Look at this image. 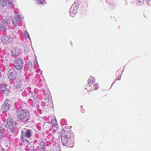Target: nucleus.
Wrapping results in <instances>:
<instances>
[{
    "label": "nucleus",
    "mask_w": 151,
    "mask_h": 151,
    "mask_svg": "<svg viewBox=\"0 0 151 151\" xmlns=\"http://www.w3.org/2000/svg\"><path fill=\"white\" fill-rule=\"evenodd\" d=\"M51 123L52 125V127H56L57 126V121L55 118H54V119H52Z\"/></svg>",
    "instance_id": "4be33fe9"
},
{
    "label": "nucleus",
    "mask_w": 151,
    "mask_h": 151,
    "mask_svg": "<svg viewBox=\"0 0 151 151\" xmlns=\"http://www.w3.org/2000/svg\"><path fill=\"white\" fill-rule=\"evenodd\" d=\"M45 102H44V104H52V100L50 99H47V100H46Z\"/></svg>",
    "instance_id": "bb28decb"
},
{
    "label": "nucleus",
    "mask_w": 151,
    "mask_h": 151,
    "mask_svg": "<svg viewBox=\"0 0 151 151\" xmlns=\"http://www.w3.org/2000/svg\"><path fill=\"white\" fill-rule=\"evenodd\" d=\"M32 99H29V101L30 102H32V104H36L37 102V101L38 100V99L37 98H35V97L34 96H32Z\"/></svg>",
    "instance_id": "aec40b11"
},
{
    "label": "nucleus",
    "mask_w": 151,
    "mask_h": 151,
    "mask_svg": "<svg viewBox=\"0 0 151 151\" xmlns=\"http://www.w3.org/2000/svg\"><path fill=\"white\" fill-rule=\"evenodd\" d=\"M15 68L17 70L22 71L24 68L23 59L21 58H16L13 62Z\"/></svg>",
    "instance_id": "f03ea898"
},
{
    "label": "nucleus",
    "mask_w": 151,
    "mask_h": 151,
    "mask_svg": "<svg viewBox=\"0 0 151 151\" xmlns=\"http://www.w3.org/2000/svg\"><path fill=\"white\" fill-rule=\"evenodd\" d=\"M5 2L6 3V6L8 4L9 5V6H12V0H6V1H5Z\"/></svg>",
    "instance_id": "b1692460"
},
{
    "label": "nucleus",
    "mask_w": 151,
    "mask_h": 151,
    "mask_svg": "<svg viewBox=\"0 0 151 151\" xmlns=\"http://www.w3.org/2000/svg\"><path fill=\"white\" fill-rule=\"evenodd\" d=\"M73 139H70L68 141L66 144H65L64 145L67 146L69 147L72 148L73 147Z\"/></svg>",
    "instance_id": "ddd939ff"
},
{
    "label": "nucleus",
    "mask_w": 151,
    "mask_h": 151,
    "mask_svg": "<svg viewBox=\"0 0 151 151\" xmlns=\"http://www.w3.org/2000/svg\"><path fill=\"white\" fill-rule=\"evenodd\" d=\"M10 103V100H6L4 103V104H8L9 103Z\"/></svg>",
    "instance_id": "7c9ffc66"
},
{
    "label": "nucleus",
    "mask_w": 151,
    "mask_h": 151,
    "mask_svg": "<svg viewBox=\"0 0 151 151\" xmlns=\"http://www.w3.org/2000/svg\"><path fill=\"white\" fill-rule=\"evenodd\" d=\"M61 137H63L67 138H71V135L69 131L61 129L60 132Z\"/></svg>",
    "instance_id": "0eeeda50"
},
{
    "label": "nucleus",
    "mask_w": 151,
    "mask_h": 151,
    "mask_svg": "<svg viewBox=\"0 0 151 151\" xmlns=\"http://www.w3.org/2000/svg\"><path fill=\"white\" fill-rule=\"evenodd\" d=\"M12 55L14 57H17L20 54V50L19 49H16L12 52Z\"/></svg>",
    "instance_id": "9b49d317"
},
{
    "label": "nucleus",
    "mask_w": 151,
    "mask_h": 151,
    "mask_svg": "<svg viewBox=\"0 0 151 151\" xmlns=\"http://www.w3.org/2000/svg\"><path fill=\"white\" fill-rule=\"evenodd\" d=\"M24 142L25 143V144H24V145H27L28 143V141L27 140H25L24 141Z\"/></svg>",
    "instance_id": "c756f323"
},
{
    "label": "nucleus",
    "mask_w": 151,
    "mask_h": 151,
    "mask_svg": "<svg viewBox=\"0 0 151 151\" xmlns=\"http://www.w3.org/2000/svg\"><path fill=\"white\" fill-rule=\"evenodd\" d=\"M136 3L138 5H142L143 3V0H136Z\"/></svg>",
    "instance_id": "cd10ccee"
},
{
    "label": "nucleus",
    "mask_w": 151,
    "mask_h": 151,
    "mask_svg": "<svg viewBox=\"0 0 151 151\" xmlns=\"http://www.w3.org/2000/svg\"><path fill=\"white\" fill-rule=\"evenodd\" d=\"M5 129L2 127L0 126V138L3 139L5 136Z\"/></svg>",
    "instance_id": "f8f14e48"
},
{
    "label": "nucleus",
    "mask_w": 151,
    "mask_h": 151,
    "mask_svg": "<svg viewBox=\"0 0 151 151\" xmlns=\"http://www.w3.org/2000/svg\"><path fill=\"white\" fill-rule=\"evenodd\" d=\"M120 76L118 77V78H117V80H120Z\"/></svg>",
    "instance_id": "f704fd0d"
},
{
    "label": "nucleus",
    "mask_w": 151,
    "mask_h": 151,
    "mask_svg": "<svg viewBox=\"0 0 151 151\" xmlns=\"http://www.w3.org/2000/svg\"><path fill=\"white\" fill-rule=\"evenodd\" d=\"M6 127L7 131L9 133H13L14 132V124H6Z\"/></svg>",
    "instance_id": "1a4fd4ad"
},
{
    "label": "nucleus",
    "mask_w": 151,
    "mask_h": 151,
    "mask_svg": "<svg viewBox=\"0 0 151 151\" xmlns=\"http://www.w3.org/2000/svg\"><path fill=\"white\" fill-rule=\"evenodd\" d=\"M0 93L5 94L6 96H8L9 91L6 84L4 83L0 84Z\"/></svg>",
    "instance_id": "39448f33"
},
{
    "label": "nucleus",
    "mask_w": 151,
    "mask_h": 151,
    "mask_svg": "<svg viewBox=\"0 0 151 151\" xmlns=\"http://www.w3.org/2000/svg\"><path fill=\"white\" fill-rule=\"evenodd\" d=\"M25 135L26 137L30 138L31 137V134L30 130L26 129L25 132Z\"/></svg>",
    "instance_id": "f3484780"
},
{
    "label": "nucleus",
    "mask_w": 151,
    "mask_h": 151,
    "mask_svg": "<svg viewBox=\"0 0 151 151\" xmlns=\"http://www.w3.org/2000/svg\"><path fill=\"white\" fill-rule=\"evenodd\" d=\"M1 145L3 147L6 148L10 145L9 142L6 140H3L1 141Z\"/></svg>",
    "instance_id": "9d476101"
},
{
    "label": "nucleus",
    "mask_w": 151,
    "mask_h": 151,
    "mask_svg": "<svg viewBox=\"0 0 151 151\" xmlns=\"http://www.w3.org/2000/svg\"><path fill=\"white\" fill-rule=\"evenodd\" d=\"M29 113L28 110L22 109L19 111L17 112V118L22 121L25 119L29 116Z\"/></svg>",
    "instance_id": "f257e3e1"
},
{
    "label": "nucleus",
    "mask_w": 151,
    "mask_h": 151,
    "mask_svg": "<svg viewBox=\"0 0 151 151\" xmlns=\"http://www.w3.org/2000/svg\"><path fill=\"white\" fill-rule=\"evenodd\" d=\"M17 72L15 69H12L9 70L8 73V77L11 80L14 81L17 78Z\"/></svg>",
    "instance_id": "20e7f679"
},
{
    "label": "nucleus",
    "mask_w": 151,
    "mask_h": 151,
    "mask_svg": "<svg viewBox=\"0 0 151 151\" xmlns=\"http://www.w3.org/2000/svg\"><path fill=\"white\" fill-rule=\"evenodd\" d=\"M10 104H3L2 107V110L3 112L8 111L9 109Z\"/></svg>",
    "instance_id": "4468645a"
},
{
    "label": "nucleus",
    "mask_w": 151,
    "mask_h": 151,
    "mask_svg": "<svg viewBox=\"0 0 151 151\" xmlns=\"http://www.w3.org/2000/svg\"><path fill=\"white\" fill-rule=\"evenodd\" d=\"M40 148L42 149V150H40L39 151H43V149L45 148V144L44 142L43 141L40 142L38 143Z\"/></svg>",
    "instance_id": "dca6fc26"
},
{
    "label": "nucleus",
    "mask_w": 151,
    "mask_h": 151,
    "mask_svg": "<svg viewBox=\"0 0 151 151\" xmlns=\"http://www.w3.org/2000/svg\"><path fill=\"white\" fill-rule=\"evenodd\" d=\"M16 15H15V18L17 21L19 22V21H21L22 19V17H20V15L17 14V13H16Z\"/></svg>",
    "instance_id": "6ab92c4d"
},
{
    "label": "nucleus",
    "mask_w": 151,
    "mask_h": 151,
    "mask_svg": "<svg viewBox=\"0 0 151 151\" xmlns=\"http://www.w3.org/2000/svg\"><path fill=\"white\" fill-rule=\"evenodd\" d=\"M88 82V84L89 85V86H90V85L95 82V79L92 77L91 78L90 77L89 78Z\"/></svg>",
    "instance_id": "412c9836"
},
{
    "label": "nucleus",
    "mask_w": 151,
    "mask_h": 151,
    "mask_svg": "<svg viewBox=\"0 0 151 151\" xmlns=\"http://www.w3.org/2000/svg\"><path fill=\"white\" fill-rule=\"evenodd\" d=\"M78 5H75V4H73L71 6L70 10V15L72 17H74L77 13V10L78 9Z\"/></svg>",
    "instance_id": "423d86ee"
},
{
    "label": "nucleus",
    "mask_w": 151,
    "mask_h": 151,
    "mask_svg": "<svg viewBox=\"0 0 151 151\" xmlns=\"http://www.w3.org/2000/svg\"><path fill=\"white\" fill-rule=\"evenodd\" d=\"M6 3L4 0H0V6L3 7L6 6Z\"/></svg>",
    "instance_id": "393cba45"
},
{
    "label": "nucleus",
    "mask_w": 151,
    "mask_h": 151,
    "mask_svg": "<svg viewBox=\"0 0 151 151\" xmlns=\"http://www.w3.org/2000/svg\"><path fill=\"white\" fill-rule=\"evenodd\" d=\"M27 65L29 68L28 70H31L32 69L33 66L32 62L29 61Z\"/></svg>",
    "instance_id": "5701e85b"
},
{
    "label": "nucleus",
    "mask_w": 151,
    "mask_h": 151,
    "mask_svg": "<svg viewBox=\"0 0 151 151\" xmlns=\"http://www.w3.org/2000/svg\"><path fill=\"white\" fill-rule=\"evenodd\" d=\"M116 80H115V81H114V82H113V84H113L114 83L116 82Z\"/></svg>",
    "instance_id": "c9c22d12"
},
{
    "label": "nucleus",
    "mask_w": 151,
    "mask_h": 151,
    "mask_svg": "<svg viewBox=\"0 0 151 151\" xmlns=\"http://www.w3.org/2000/svg\"><path fill=\"white\" fill-rule=\"evenodd\" d=\"M9 20L5 17H3L1 21L0 29L1 30L4 31L9 28Z\"/></svg>",
    "instance_id": "7ed1b4c3"
},
{
    "label": "nucleus",
    "mask_w": 151,
    "mask_h": 151,
    "mask_svg": "<svg viewBox=\"0 0 151 151\" xmlns=\"http://www.w3.org/2000/svg\"><path fill=\"white\" fill-rule=\"evenodd\" d=\"M9 37L5 36H2L1 38V41L2 43L4 45H7L10 42Z\"/></svg>",
    "instance_id": "6e6552de"
},
{
    "label": "nucleus",
    "mask_w": 151,
    "mask_h": 151,
    "mask_svg": "<svg viewBox=\"0 0 151 151\" xmlns=\"http://www.w3.org/2000/svg\"><path fill=\"white\" fill-rule=\"evenodd\" d=\"M45 0H37V4H42L44 2Z\"/></svg>",
    "instance_id": "c85d7f7f"
},
{
    "label": "nucleus",
    "mask_w": 151,
    "mask_h": 151,
    "mask_svg": "<svg viewBox=\"0 0 151 151\" xmlns=\"http://www.w3.org/2000/svg\"><path fill=\"white\" fill-rule=\"evenodd\" d=\"M62 142L63 144L64 145L65 144H66L68 141L70 139V138H67L63 137H61Z\"/></svg>",
    "instance_id": "2eb2a0df"
},
{
    "label": "nucleus",
    "mask_w": 151,
    "mask_h": 151,
    "mask_svg": "<svg viewBox=\"0 0 151 151\" xmlns=\"http://www.w3.org/2000/svg\"><path fill=\"white\" fill-rule=\"evenodd\" d=\"M14 85L17 88H19L21 86L20 84L18 82H15L14 83Z\"/></svg>",
    "instance_id": "a878e982"
},
{
    "label": "nucleus",
    "mask_w": 151,
    "mask_h": 151,
    "mask_svg": "<svg viewBox=\"0 0 151 151\" xmlns=\"http://www.w3.org/2000/svg\"><path fill=\"white\" fill-rule=\"evenodd\" d=\"M78 1L76 0L75 1L73 4H75V5H78L77 4H78Z\"/></svg>",
    "instance_id": "473e14b6"
},
{
    "label": "nucleus",
    "mask_w": 151,
    "mask_h": 151,
    "mask_svg": "<svg viewBox=\"0 0 151 151\" xmlns=\"http://www.w3.org/2000/svg\"><path fill=\"white\" fill-rule=\"evenodd\" d=\"M17 22H18L17 21L16 22H15L14 21L13 22V23L14 26H17Z\"/></svg>",
    "instance_id": "2f4dec72"
},
{
    "label": "nucleus",
    "mask_w": 151,
    "mask_h": 151,
    "mask_svg": "<svg viewBox=\"0 0 151 151\" xmlns=\"http://www.w3.org/2000/svg\"><path fill=\"white\" fill-rule=\"evenodd\" d=\"M98 85V84H97V83L95 84L94 87H95V90H96L98 88V87L97 86Z\"/></svg>",
    "instance_id": "72a5a7b5"
},
{
    "label": "nucleus",
    "mask_w": 151,
    "mask_h": 151,
    "mask_svg": "<svg viewBox=\"0 0 151 151\" xmlns=\"http://www.w3.org/2000/svg\"><path fill=\"white\" fill-rule=\"evenodd\" d=\"M7 124H14V122L13 119L11 117H9L7 119Z\"/></svg>",
    "instance_id": "a211bd4d"
}]
</instances>
